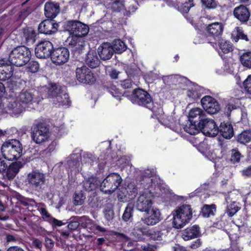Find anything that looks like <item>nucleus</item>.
I'll use <instances>...</instances> for the list:
<instances>
[{"instance_id":"f704fd0d","label":"nucleus","mask_w":251,"mask_h":251,"mask_svg":"<svg viewBox=\"0 0 251 251\" xmlns=\"http://www.w3.org/2000/svg\"><path fill=\"white\" fill-rule=\"evenodd\" d=\"M134 208L133 206L128 204L124 211L122 216V220L127 223H131L133 220V212Z\"/></svg>"},{"instance_id":"c756f323","label":"nucleus","mask_w":251,"mask_h":251,"mask_svg":"<svg viewBox=\"0 0 251 251\" xmlns=\"http://www.w3.org/2000/svg\"><path fill=\"white\" fill-rule=\"evenodd\" d=\"M84 61L86 64L91 68L98 67L100 63L97 53L93 50H90L86 54Z\"/></svg>"},{"instance_id":"4be33fe9","label":"nucleus","mask_w":251,"mask_h":251,"mask_svg":"<svg viewBox=\"0 0 251 251\" xmlns=\"http://www.w3.org/2000/svg\"><path fill=\"white\" fill-rule=\"evenodd\" d=\"M26 163L25 161H16L11 163L6 170V176L8 179H13L19 173L20 170L23 168Z\"/></svg>"},{"instance_id":"6e6552de","label":"nucleus","mask_w":251,"mask_h":251,"mask_svg":"<svg viewBox=\"0 0 251 251\" xmlns=\"http://www.w3.org/2000/svg\"><path fill=\"white\" fill-rule=\"evenodd\" d=\"M133 103L146 107L155 112L152 99L147 92L141 89H138L133 91Z\"/></svg>"},{"instance_id":"052dcab7","label":"nucleus","mask_w":251,"mask_h":251,"mask_svg":"<svg viewBox=\"0 0 251 251\" xmlns=\"http://www.w3.org/2000/svg\"><path fill=\"white\" fill-rule=\"evenodd\" d=\"M92 220L88 218H86L84 220H81L79 222V226L83 228H88L90 227V226L91 225Z\"/></svg>"},{"instance_id":"2f4dec72","label":"nucleus","mask_w":251,"mask_h":251,"mask_svg":"<svg viewBox=\"0 0 251 251\" xmlns=\"http://www.w3.org/2000/svg\"><path fill=\"white\" fill-rule=\"evenodd\" d=\"M204 113V112L200 108H192L189 112L187 117L188 121L189 122V126H197L194 119L197 116H199V120H200L201 116L203 115Z\"/></svg>"},{"instance_id":"7c9ffc66","label":"nucleus","mask_w":251,"mask_h":251,"mask_svg":"<svg viewBox=\"0 0 251 251\" xmlns=\"http://www.w3.org/2000/svg\"><path fill=\"white\" fill-rule=\"evenodd\" d=\"M18 200L19 204L25 207L28 211L31 212L34 211V208L36 207V202L34 199L20 195L18 197Z\"/></svg>"},{"instance_id":"f03ea898","label":"nucleus","mask_w":251,"mask_h":251,"mask_svg":"<svg viewBox=\"0 0 251 251\" xmlns=\"http://www.w3.org/2000/svg\"><path fill=\"white\" fill-rule=\"evenodd\" d=\"M192 208L190 204H183L173 211V224L176 228H181L188 224L194 217Z\"/></svg>"},{"instance_id":"a878e982","label":"nucleus","mask_w":251,"mask_h":251,"mask_svg":"<svg viewBox=\"0 0 251 251\" xmlns=\"http://www.w3.org/2000/svg\"><path fill=\"white\" fill-rule=\"evenodd\" d=\"M148 212V216L142 221L144 223L148 226H153L159 223L161 220V214L160 211L156 208H152L150 212Z\"/></svg>"},{"instance_id":"4d7b16f0","label":"nucleus","mask_w":251,"mask_h":251,"mask_svg":"<svg viewBox=\"0 0 251 251\" xmlns=\"http://www.w3.org/2000/svg\"><path fill=\"white\" fill-rule=\"evenodd\" d=\"M49 222L51 224L54 228L61 226L65 224L62 221L58 220L53 217L50 218Z\"/></svg>"},{"instance_id":"13d9d810","label":"nucleus","mask_w":251,"mask_h":251,"mask_svg":"<svg viewBox=\"0 0 251 251\" xmlns=\"http://www.w3.org/2000/svg\"><path fill=\"white\" fill-rule=\"evenodd\" d=\"M202 4L208 8H214L216 6V2L214 0H201Z\"/></svg>"},{"instance_id":"6ab92c4d","label":"nucleus","mask_w":251,"mask_h":251,"mask_svg":"<svg viewBox=\"0 0 251 251\" xmlns=\"http://www.w3.org/2000/svg\"><path fill=\"white\" fill-rule=\"evenodd\" d=\"M58 25L53 20H46L41 22L38 26L40 33L45 34H51L57 30Z\"/></svg>"},{"instance_id":"9d476101","label":"nucleus","mask_w":251,"mask_h":251,"mask_svg":"<svg viewBox=\"0 0 251 251\" xmlns=\"http://www.w3.org/2000/svg\"><path fill=\"white\" fill-rule=\"evenodd\" d=\"M28 184L35 190L40 191L43 189L46 181V176L38 170L32 171L27 176Z\"/></svg>"},{"instance_id":"473e14b6","label":"nucleus","mask_w":251,"mask_h":251,"mask_svg":"<svg viewBox=\"0 0 251 251\" xmlns=\"http://www.w3.org/2000/svg\"><path fill=\"white\" fill-rule=\"evenodd\" d=\"M99 185V181L96 177H89L83 182L84 190L87 192H94Z\"/></svg>"},{"instance_id":"aec40b11","label":"nucleus","mask_w":251,"mask_h":251,"mask_svg":"<svg viewBox=\"0 0 251 251\" xmlns=\"http://www.w3.org/2000/svg\"><path fill=\"white\" fill-rule=\"evenodd\" d=\"M97 52L100 59L105 61L112 57L114 54V49L110 43L105 42L98 47Z\"/></svg>"},{"instance_id":"bf43d9fd","label":"nucleus","mask_w":251,"mask_h":251,"mask_svg":"<svg viewBox=\"0 0 251 251\" xmlns=\"http://www.w3.org/2000/svg\"><path fill=\"white\" fill-rule=\"evenodd\" d=\"M242 176L251 178V166L245 168L240 171Z\"/></svg>"},{"instance_id":"680f3d73","label":"nucleus","mask_w":251,"mask_h":251,"mask_svg":"<svg viewBox=\"0 0 251 251\" xmlns=\"http://www.w3.org/2000/svg\"><path fill=\"white\" fill-rule=\"evenodd\" d=\"M78 38L79 37L73 35V36L68 38L67 42L69 45L75 47L76 45Z\"/></svg>"},{"instance_id":"bb28decb","label":"nucleus","mask_w":251,"mask_h":251,"mask_svg":"<svg viewBox=\"0 0 251 251\" xmlns=\"http://www.w3.org/2000/svg\"><path fill=\"white\" fill-rule=\"evenodd\" d=\"M233 14L238 20L242 23L247 22L250 16L249 10L243 5L235 7L233 11Z\"/></svg>"},{"instance_id":"e433bc0d","label":"nucleus","mask_w":251,"mask_h":251,"mask_svg":"<svg viewBox=\"0 0 251 251\" xmlns=\"http://www.w3.org/2000/svg\"><path fill=\"white\" fill-rule=\"evenodd\" d=\"M233 126H219L220 135L224 138L230 139L234 136Z\"/></svg>"},{"instance_id":"e2e57ef3","label":"nucleus","mask_w":251,"mask_h":251,"mask_svg":"<svg viewBox=\"0 0 251 251\" xmlns=\"http://www.w3.org/2000/svg\"><path fill=\"white\" fill-rule=\"evenodd\" d=\"M40 212L43 218L48 222H49L50 219L52 217L50 215L45 208L41 207L40 209Z\"/></svg>"},{"instance_id":"cd10ccee","label":"nucleus","mask_w":251,"mask_h":251,"mask_svg":"<svg viewBox=\"0 0 251 251\" xmlns=\"http://www.w3.org/2000/svg\"><path fill=\"white\" fill-rule=\"evenodd\" d=\"M224 29L222 23L215 22L209 24L206 28V30L208 34L213 38H219L221 35Z\"/></svg>"},{"instance_id":"79ce46f5","label":"nucleus","mask_w":251,"mask_h":251,"mask_svg":"<svg viewBox=\"0 0 251 251\" xmlns=\"http://www.w3.org/2000/svg\"><path fill=\"white\" fill-rule=\"evenodd\" d=\"M103 212L104 218L107 221H110L113 220L114 217V212L113 207L112 205L107 204L105 206Z\"/></svg>"},{"instance_id":"c85d7f7f","label":"nucleus","mask_w":251,"mask_h":251,"mask_svg":"<svg viewBox=\"0 0 251 251\" xmlns=\"http://www.w3.org/2000/svg\"><path fill=\"white\" fill-rule=\"evenodd\" d=\"M44 9L46 17L50 19L54 18L60 11L59 4L53 2H46Z\"/></svg>"},{"instance_id":"72a5a7b5","label":"nucleus","mask_w":251,"mask_h":251,"mask_svg":"<svg viewBox=\"0 0 251 251\" xmlns=\"http://www.w3.org/2000/svg\"><path fill=\"white\" fill-rule=\"evenodd\" d=\"M152 174L151 170L148 169L144 171L142 175L141 184L145 189H149L152 185L153 179L151 178Z\"/></svg>"},{"instance_id":"8fccbe9b","label":"nucleus","mask_w":251,"mask_h":251,"mask_svg":"<svg viewBox=\"0 0 251 251\" xmlns=\"http://www.w3.org/2000/svg\"><path fill=\"white\" fill-rule=\"evenodd\" d=\"M39 69V65L38 62L35 61H31L29 62L27 66V70L31 73H36Z\"/></svg>"},{"instance_id":"1a4fd4ad","label":"nucleus","mask_w":251,"mask_h":251,"mask_svg":"<svg viewBox=\"0 0 251 251\" xmlns=\"http://www.w3.org/2000/svg\"><path fill=\"white\" fill-rule=\"evenodd\" d=\"M65 26L70 34L79 37L86 36L89 30L88 25L76 20L67 21Z\"/></svg>"},{"instance_id":"5fc2aeb1","label":"nucleus","mask_w":251,"mask_h":251,"mask_svg":"<svg viewBox=\"0 0 251 251\" xmlns=\"http://www.w3.org/2000/svg\"><path fill=\"white\" fill-rule=\"evenodd\" d=\"M172 130L180 135L182 137L184 136V132H187L184 129V126H168Z\"/></svg>"},{"instance_id":"2eb2a0df","label":"nucleus","mask_w":251,"mask_h":251,"mask_svg":"<svg viewBox=\"0 0 251 251\" xmlns=\"http://www.w3.org/2000/svg\"><path fill=\"white\" fill-rule=\"evenodd\" d=\"M217 211V205L214 203L210 204H204L199 209L195 207L194 209V217L198 218L200 216L208 218L215 215Z\"/></svg>"},{"instance_id":"393cba45","label":"nucleus","mask_w":251,"mask_h":251,"mask_svg":"<svg viewBox=\"0 0 251 251\" xmlns=\"http://www.w3.org/2000/svg\"><path fill=\"white\" fill-rule=\"evenodd\" d=\"M181 234V237L185 241L196 238L201 235L200 228L198 225H195L184 229Z\"/></svg>"},{"instance_id":"c03bdc74","label":"nucleus","mask_w":251,"mask_h":251,"mask_svg":"<svg viewBox=\"0 0 251 251\" xmlns=\"http://www.w3.org/2000/svg\"><path fill=\"white\" fill-rule=\"evenodd\" d=\"M210 125L216 126V123L213 119L207 117L204 113L203 115L201 116V119L199 120V122L197 126Z\"/></svg>"},{"instance_id":"dca6fc26","label":"nucleus","mask_w":251,"mask_h":251,"mask_svg":"<svg viewBox=\"0 0 251 251\" xmlns=\"http://www.w3.org/2000/svg\"><path fill=\"white\" fill-rule=\"evenodd\" d=\"M203 108L210 114H214L219 111L220 106L218 101L209 96H205L201 100Z\"/></svg>"},{"instance_id":"a211bd4d","label":"nucleus","mask_w":251,"mask_h":251,"mask_svg":"<svg viewBox=\"0 0 251 251\" xmlns=\"http://www.w3.org/2000/svg\"><path fill=\"white\" fill-rule=\"evenodd\" d=\"M34 92L31 90H22L17 97L19 101L23 104H34L37 105L39 100H37Z\"/></svg>"},{"instance_id":"4c0bfd02","label":"nucleus","mask_w":251,"mask_h":251,"mask_svg":"<svg viewBox=\"0 0 251 251\" xmlns=\"http://www.w3.org/2000/svg\"><path fill=\"white\" fill-rule=\"evenodd\" d=\"M251 141V130H245L238 135L237 141L241 144L246 145Z\"/></svg>"},{"instance_id":"338daca9","label":"nucleus","mask_w":251,"mask_h":251,"mask_svg":"<svg viewBox=\"0 0 251 251\" xmlns=\"http://www.w3.org/2000/svg\"><path fill=\"white\" fill-rule=\"evenodd\" d=\"M191 8L190 4L185 3L180 7V10L183 13H187Z\"/></svg>"},{"instance_id":"49530a36","label":"nucleus","mask_w":251,"mask_h":251,"mask_svg":"<svg viewBox=\"0 0 251 251\" xmlns=\"http://www.w3.org/2000/svg\"><path fill=\"white\" fill-rule=\"evenodd\" d=\"M231 155L230 157V161L233 164L239 163L240 161L241 157H243L241 153L236 149L231 150Z\"/></svg>"},{"instance_id":"423d86ee","label":"nucleus","mask_w":251,"mask_h":251,"mask_svg":"<svg viewBox=\"0 0 251 251\" xmlns=\"http://www.w3.org/2000/svg\"><path fill=\"white\" fill-rule=\"evenodd\" d=\"M10 38L18 43L33 44L36 40V32L31 28H24L21 30H15L10 34Z\"/></svg>"},{"instance_id":"f3484780","label":"nucleus","mask_w":251,"mask_h":251,"mask_svg":"<svg viewBox=\"0 0 251 251\" xmlns=\"http://www.w3.org/2000/svg\"><path fill=\"white\" fill-rule=\"evenodd\" d=\"M23 106L17 97L10 98L4 109L6 113L12 116L19 115L23 111Z\"/></svg>"},{"instance_id":"7ed1b4c3","label":"nucleus","mask_w":251,"mask_h":251,"mask_svg":"<svg viewBox=\"0 0 251 251\" xmlns=\"http://www.w3.org/2000/svg\"><path fill=\"white\" fill-rule=\"evenodd\" d=\"M1 152L5 159L17 161L23 154V147L19 140L9 139L2 145Z\"/></svg>"},{"instance_id":"6e6d98bb","label":"nucleus","mask_w":251,"mask_h":251,"mask_svg":"<svg viewBox=\"0 0 251 251\" xmlns=\"http://www.w3.org/2000/svg\"><path fill=\"white\" fill-rule=\"evenodd\" d=\"M187 96L190 100H195L199 98V94L195 90H189L187 92Z\"/></svg>"},{"instance_id":"4468645a","label":"nucleus","mask_w":251,"mask_h":251,"mask_svg":"<svg viewBox=\"0 0 251 251\" xmlns=\"http://www.w3.org/2000/svg\"><path fill=\"white\" fill-rule=\"evenodd\" d=\"M53 49L52 43L49 41H42L35 49L36 56L39 58H46L51 56Z\"/></svg>"},{"instance_id":"58836bf2","label":"nucleus","mask_w":251,"mask_h":251,"mask_svg":"<svg viewBox=\"0 0 251 251\" xmlns=\"http://www.w3.org/2000/svg\"><path fill=\"white\" fill-rule=\"evenodd\" d=\"M111 45L114 49V52L117 53H121L126 49L125 43L120 39L114 40Z\"/></svg>"},{"instance_id":"39448f33","label":"nucleus","mask_w":251,"mask_h":251,"mask_svg":"<svg viewBox=\"0 0 251 251\" xmlns=\"http://www.w3.org/2000/svg\"><path fill=\"white\" fill-rule=\"evenodd\" d=\"M48 93L51 101L54 104L62 106H70L71 101L66 93L61 90V87L58 85H53L49 89Z\"/></svg>"},{"instance_id":"a18cd8bd","label":"nucleus","mask_w":251,"mask_h":251,"mask_svg":"<svg viewBox=\"0 0 251 251\" xmlns=\"http://www.w3.org/2000/svg\"><path fill=\"white\" fill-rule=\"evenodd\" d=\"M108 92L114 98L119 100H121V97L123 96V92L119 90L115 86L111 85L107 88Z\"/></svg>"},{"instance_id":"ddd939ff","label":"nucleus","mask_w":251,"mask_h":251,"mask_svg":"<svg viewBox=\"0 0 251 251\" xmlns=\"http://www.w3.org/2000/svg\"><path fill=\"white\" fill-rule=\"evenodd\" d=\"M70 53L68 49L61 47L52 50L51 59L55 64L61 65L67 62L69 58Z\"/></svg>"},{"instance_id":"774afa93","label":"nucleus","mask_w":251,"mask_h":251,"mask_svg":"<svg viewBox=\"0 0 251 251\" xmlns=\"http://www.w3.org/2000/svg\"><path fill=\"white\" fill-rule=\"evenodd\" d=\"M32 246L37 249H41L42 247V243L38 239H34L32 241Z\"/></svg>"},{"instance_id":"c9c22d12","label":"nucleus","mask_w":251,"mask_h":251,"mask_svg":"<svg viewBox=\"0 0 251 251\" xmlns=\"http://www.w3.org/2000/svg\"><path fill=\"white\" fill-rule=\"evenodd\" d=\"M231 37L235 42H237L239 39L246 41H249L247 35L244 33L242 28L240 27L237 26L235 28L231 33Z\"/></svg>"},{"instance_id":"69168bd1","label":"nucleus","mask_w":251,"mask_h":251,"mask_svg":"<svg viewBox=\"0 0 251 251\" xmlns=\"http://www.w3.org/2000/svg\"><path fill=\"white\" fill-rule=\"evenodd\" d=\"M133 83L130 79H126L121 82V85L124 89H128L132 87Z\"/></svg>"},{"instance_id":"0eeeda50","label":"nucleus","mask_w":251,"mask_h":251,"mask_svg":"<svg viewBox=\"0 0 251 251\" xmlns=\"http://www.w3.org/2000/svg\"><path fill=\"white\" fill-rule=\"evenodd\" d=\"M122 181L121 176L117 173L108 175L100 185V190L105 194H111L120 185Z\"/></svg>"},{"instance_id":"412c9836","label":"nucleus","mask_w":251,"mask_h":251,"mask_svg":"<svg viewBox=\"0 0 251 251\" xmlns=\"http://www.w3.org/2000/svg\"><path fill=\"white\" fill-rule=\"evenodd\" d=\"M152 201L150 197L144 194L140 195L136 201V206L141 212H148L151 207Z\"/></svg>"},{"instance_id":"603ef678","label":"nucleus","mask_w":251,"mask_h":251,"mask_svg":"<svg viewBox=\"0 0 251 251\" xmlns=\"http://www.w3.org/2000/svg\"><path fill=\"white\" fill-rule=\"evenodd\" d=\"M219 47L224 53H227L232 50V46L227 42H221L219 43Z\"/></svg>"},{"instance_id":"0e129e2a","label":"nucleus","mask_w":251,"mask_h":251,"mask_svg":"<svg viewBox=\"0 0 251 251\" xmlns=\"http://www.w3.org/2000/svg\"><path fill=\"white\" fill-rule=\"evenodd\" d=\"M176 78V76L174 75L164 76L162 77L164 82L167 84H170L171 82H175Z\"/></svg>"},{"instance_id":"f257e3e1","label":"nucleus","mask_w":251,"mask_h":251,"mask_svg":"<svg viewBox=\"0 0 251 251\" xmlns=\"http://www.w3.org/2000/svg\"><path fill=\"white\" fill-rule=\"evenodd\" d=\"M49 126H34L31 134L33 141L37 144L47 145V147L40 151V155L50 156L57 146L55 140L49 142L51 132Z\"/></svg>"},{"instance_id":"5701e85b","label":"nucleus","mask_w":251,"mask_h":251,"mask_svg":"<svg viewBox=\"0 0 251 251\" xmlns=\"http://www.w3.org/2000/svg\"><path fill=\"white\" fill-rule=\"evenodd\" d=\"M12 65L8 64L6 60H0V80L5 81L10 78L13 75V70Z\"/></svg>"},{"instance_id":"a19ab883","label":"nucleus","mask_w":251,"mask_h":251,"mask_svg":"<svg viewBox=\"0 0 251 251\" xmlns=\"http://www.w3.org/2000/svg\"><path fill=\"white\" fill-rule=\"evenodd\" d=\"M241 64L248 68H251V51L243 53L240 58Z\"/></svg>"},{"instance_id":"20e7f679","label":"nucleus","mask_w":251,"mask_h":251,"mask_svg":"<svg viewBox=\"0 0 251 251\" xmlns=\"http://www.w3.org/2000/svg\"><path fill=\"white\" fill-rule=\"evenodd\" d=\"M31 56V51L28 48L25 46H18L10 52L8 61L11 65L21 67L27 64Z\"/></svg>"},{"instance_id":"3c124183","label":"nucleus","mask_w":251,"mask_h":251,"mask_svg":"<svg viewBox=\"0 0 251 251\" xmlns=\"http://www.w3.org/2000/svg\"><path fill=\"white\" fill-rule=\"evenodd\" d=\"M71 220L68 225V227L70 230L74 231L76 230L79 226V222L76 220L75 217H72Z\"/></svg>"},{"instance_id":"9b49d317","label":"nucleus","mask_w":251,"mask_h":251,"mask_svg":"<svg viewBox=\"0 0 251 251\" xmlns=\"http://www.w3.org/2000/svg\"><path fill=\"white\" fill-rule=\"evenodd\" d=\"M75 77L79 82L84 84H93L96 81L93 73L85 65L76 68Z\"/></svg>"},{"instance_id":"ea45409f","label":"nucleus","mask_w":251,"mask_h":251,"mask_svg":"<svg viewBox=\"0 0 251 251\" xmlns=\"http://www.w3.org/2000/svg\"><path fill=\"white\" fill-rule=\"evenodd\" d=\"M238 204L236 202L233 201L227 205L226 213L228 217L233 216L241 208L238 205Z\"/></svg>"},{"instance_id":"864d4df0","label":"nucleus","mask_w":251,"mask_h":251,"mask_svg":"<svg viewBox=\"0 0 251 251\" xmlns=\"http://www.w3.org/2000/svg\"><path fill=\"white\" fill-rule=\"evenodd\" d=\"M244 86L247 93L251 94V75L244 81Z\"/></svg>"},{"instance_id":"f8f14e48","label":"nucleus","mask_w":251,"mask_h":251,"mask_svg":"<svg viewBox=\"0 0 251 251\" xmlns=\"http://www.w3.org/2000/svg\"><path fill=\"white\" fill-rule=\"evenodd\" d=\"M184 130L190 135L201 132L208 137H215L219 134V126H184Z\"/></svg>"},{"instance_id":"09e8293b","label":"nucleus","mask_w":251,"mask_h":251,"mask_svg":"<svg viewBox=\"0 0 251 251\" xmlns=\"http://www.w3.org/2000/svg\"><path fill=\"white\" fill-rule=\"evenodd\" d=\"M52 124L50 119L41 117L35 120L34 126H50Z\"/></svg>"},{"instance_id":"b1692460","label":"nucleus","mask_w":251,"mask_h":251,"mask_svg":"<svg viewBox=\"0 0 251 251\" xmlns=\"http://www.w3.org/2000/svg\"><path fill=\"white\" fill-rule=\"evenodd\" d=\"M165 230L164 226L159 225L146 231L143 234L152 240L161 241L162 240V236L164 235L163 231Z\"/></svg>"},{"instance_id":"de8ad7c7","label":"nucleus","mask_w":251,"mask_h":251,"mask_svg":"<svg viewBox=\"0 0 251 251\" xmlns=\"http://www.w3.org/2000/svg\"><path fill=\"white\" fill-rule=\"evenodd\" d=\"M113 11L119 12L124 9V5L122 0H116L111 5Z\"/></svg>"},{"instance_id":"37998d69","label":"nucleus","mask_w":251,"mask_h":251,"mask_svg":"<svg viewBox=\"0 0 251 251\" xmlns=\"http://www.w3.org/2000/svg\"><path fill=\"white\" fill-rule=\"evenodd\" d=\"M88 205L93 208H97L99 205V200L96 192H93L92 194L88 197Z\"/></svg>"}]
</instances>
